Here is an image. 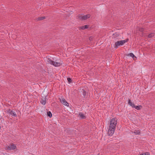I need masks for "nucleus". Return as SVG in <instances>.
Returning a JSON list of instances; mask_svg holds the SVG:
<instances>
[{"label": "nucleus", "mask_w": 155, "mask_h": 155, "mask_svg": "<svg viewBox=\"0 0 155 155\" xmlns=\"http://www.w3.org/2000/svg\"><path fill=\"white\" fill-rule=\"evenodd\" d=\"M117 120L116 118L114 117L110 120L108 132L109 136H111L113 134L117 124Z\"/></svg>", "instance_id": "f257e3e1"}, {"label": "nucleus", "mask_w": 155, "mask_h": 155, "mask_svg": "<svg viewBox=\"0 0 155 155\" xmlns=\"http://www.w3.org/2000/svg\"><path fill=\"white\" fill-rule=\"evenodd\" d=\"M46 62L48 64L52 65L55 67L60 66L62 64V63L60 62L53 61L49 58H47Z\"/></svg>", "instance_id": "f03ea898"}, {"label": "nucleus", "mask_w": 155, "mask_h": 155, "mask_svg": "<svg viewBox=\"0 0 155 155\" xmlns=\"http://www.w3.org/2000/svg\"><path fill=\"white\" fill-rule=\"evenodd\" d=\"M128 39L127 38L125 40L117 41L115 42L114 44V48H117L119 46L123 45L125 43L128 41Z\"/></svg>", "instance_id": "7ed1b4c3"}, {"label": "nucleus", "mask_w": 155, "mask_h": 155, "mask_svg": "<svg viewBox=\"0 0 155 155\" xmlns=\"http://www.w3.org/2000/svg\"><path fill=\"white\" fill-rule=\"evenodd\" d=\"M90 15L89 14H87L85 15H82L79 14L78 15L79 19L81 20H84L87 19V18H89Z\"/></svg>", "instance_id": "20e7f679"}, {"label": "nucleus", "mask_w": 155, "mask_h": 155, "mask_svg": "<svg viewBox=\"0 0 155 155\" xmlns=\"http://www.w3.org/2000/svg\"><path fill=\"white\" fill-rule=\"evenodd\" d=\"M60 100L61 102L64 105L68 107L69 106V104L66 101V100L61 97V98H60Z\"/></svg>", "instance_id": "39448f33"}, {"label": "nucleus", "mask_w": 155, "mask_h": 155, "mask_svg": "<svg viewBox=\"0 0 155 155\" xmlns=\"http://www.w3.org/2000/svg\"><path fill=\"white\" fill-rule=\"evenodd\" d=\"M16 146L14 144L11 145L10 146H8L7 148L8 150H14L16 149Z\"/></svg>", "instance_id": "423d86ee"}, {"label": "nucleus", "mask_w": 155, "mask_h": 155, "mask_svg": "<svg viewBox=\"0 0 155 155\" xmlns=\"http://www.w3.org/2000/svg\"><path fill=\"white\" fill-rule=\"evenodd\" d=\"M89 26L88 25H86L84 26H80L79 27V28L80 29H82V30H84L85 29H87L88 28Z\"/></svg>", "instance_id": "0eeeda50"}, {"label": "nucleus", "mask_w": 155, "mask_h": 155, "mask_svg": "<svg viewBox=\"0 0 155 155\" xmlns=\"http://www.w3.org/2000/svg\"><path fill=\"white\" fill-rule=\"evenodd\" d=\"M127 56L132 57L133 59L134 60H136L137 59V57L132 53H130L129 54H127Z\"/></svg>", "instance_id": "6e6552de"}, {"label": "nucleus", "mask_w": 155, "mask_h": 155, "mask_svg": "<svg viewBox=\"0 0 155 155\" xmlns=\"http://www.w3.org/2000/svg\"><path fill=\"white\" fill-rule=\"evenodd\" d=\"M9 113L10 114H11L13 116H14V117L17 116V115L12 110H9Z\"/></svg>", "instance_id": "1a4fd4ad"}, {"label": "nucleus", "mask_w": 155, "mask_h": 155, "mask_svg": "<svg viewBox=\"0 0 155 155\" xmlns=\"http://www.w3.org/2000/svg\"><path fill=\"white\" fill-rule=\"evenodd\" d=\"M46 99L45 98L42 99L40 101L41 103L43 105H45L46 103Z\"/></svg>", "instance_id": "9d476101"}, {"label": "nucleus", "mask_w": 155, "mask_h": 155, "mask_svg": "<svg viewBox=\"0 0 155 155\" xmlns=\"http://www.w3.org/2000/svg\"><path fill=\"white\" fill-rule=\"evenodd\" d=\"M78 115L81 119H84L86 118L85 115L81 112Z\"/></svg>", "instance_id": "9b49d317"}, {"label": "nucleus", "mask_w": 155, "mask_h": 155, "mask_svg": "<svg viewBox=\"0 0 155 155\" xmlns=\"http://www.w3.org/2000/svg\"><path fill=\"white\" fill-rule=\"evenodd\" d=\"M128 103L129 104L132 106V107H134L135 105L134 103L131 102L130 100H129Z\"/></svg>", "instance_id": "f8f14e48"}, {"label": "nucleus", "mask_w": 155, "mask_h": 155, "mask_svg": "<svg viewBox=\"0 0 155 155\" xmlns=\"http://www.w3.org/2000/svg\"><path fill=\"white\" fill-rule=\"evenodd\" d=\"M142 107V106L141 105L139 106H135L134 108L137 110H139Z\"/></svg>", "instance_id": "ddd939ff"}, {"label": "nucleus", "mask_w": 155, "mask_h": 155, "mask_svg": "<svg viewBox=\"0 0 155 155\" xmlns=\"http://www.w3.org/2000/svg\"><path fill=\"white\" fill-rule=\"evenodd\" d=\"M47 115L49 117H51L52 116V114L50 111H48L47 112Z\"/></svg>", "instance_id": "4468645a"}, {"label": "nucleus", "mask_w": 155, "mask_h": 155, "mask_svg": "<svg viewBox=\"0 0 155 155\" xmlns=\"http://www.w3.org/2000/svg\"><path fill=\"white\" fill-rule=\"evenodd\" d=\"M154 35V33H151L148 35V37L149 38H151L153 37Z\"/></svg>", "instance_id": "2eb2a0df"}, {"label": "nucleus", "mask_w": 155, "mask_h": 155, "mask_svg": "<svg viewBox=\"0 0 155 155\" xmlns=\"http://www.w3.org/2000/svg\"><path fill=\"white\" fill-rule=\"evenodd\" d=\"M134 133L136 135H137L139 134L140 132L139 130H136L134 132Z\"/></svg>", "instance_id": "dca6fc26"}, {"label": "nucleus", "mask_w": 155, "mask_h": 155, "mask_svg": "<svg viewBox=\"0 0 155 155\" xmlns=\"http://www.w3.org/2000/svg\"><path fill=\"white\" fill-rule=\"evenodd\" d=\"M82 93L83 97H85L86 94V91H83Z\"/></svg>", "instance_id": "f3484780"}, {"label": "nucleus", "mask_w": 155, "mask_h": 155, "mask_svg": "<svg viewBox=\"0 0 155 155\" xmlns=\"http://www.w3.org/2000/svg\"><path fill=\"white\" fill-rule=\"evenodd\" d=\"M45 16L40 17L38 18V20H42V19H45Z\"/></svg>", "instance_id": "a211bd4d"}, {"label": "nucleus", "mask_w": 155, "mask_h": 155, "mask_svg": "<svg viewBox=\"0 0 155 155\" xmlns=\"http://www.w3.org/2000/svg\"><path fill=\"white\" fill-rule=\"evenodd\" d=\"M67 80L70 83L71 82V81H72V80H71V79L69 78H67Z\"/></svg>", "instance_id": "6ab92c4d"}, {"label": "nucleus", "mask_w": 155, "mask_h": 155, "mask_svg": "<svg viewBox=\"0 0 155 155\" xmlns=\"http://www.w3.org/2000/svg\"><path fill=\"white\" fill-rule=\"evenodd\" d=\"M139 30L141 32H143L144 30V29L143 28H139Z\"/></svg>", "instance_id": "aec40b11"}, {"label": "nucleus", "mask_w": 155, "mask_h": 155, "mask_svg": "<svg viewBox=\"0 0 155 155\" xmlns=\"http://www.w3.org/2000/svg\"><path fill=\"white\" fill-rule=\"evenodd\" d=\"M147 153H143L142 154H140V155H147Z\"/></svg>", "instance_id": "412c9836"}]
</instances>
